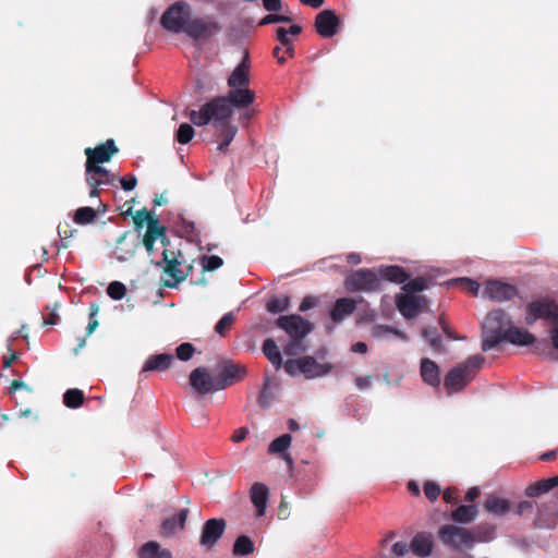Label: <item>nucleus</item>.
<instances>
[{
    "label": "nucleus",
    "mask_w": 558,
    "mask_h": 558,
    "mask_svg": "<svg viewBox=\"0 0 558 558\" xmlns=\"http://www.w3.org/2000/svg\"><path fill=\"white\" fill-rule=\"evenodd\" d=\"M160 25L173 34L184 33L197 44H205L218 35L222 26L214 17H193L192 5L185 1H177L161 15Z\"/></svg>",
    "instance_id": "obj_1"
},
{
    "label": "nucleus",
    "mask_w": 558,
    "mask_h": 558,
    "mask_svg": "<svg viewBox=\"0 0 558 558\" xmlns=\"http://www.w3.org/2000/svg\"><path fill=\"white\" fill-rule=\"evenodd\" d=\"M255 100V93L248 87L230 88L226 96L215 97L204 104L199 110H191L190 121L197 126L208 124L213 118H231L233 108L246 109Z\"/></svg>",
    "instance_id": "obj_2"
},
{
    "label": "nucleus",
    "mask_w": 558,
    "mask_h": 558,
    "mask_svg": "<svg viewBox=\"0 0 558 558\" xmlns=\"http://www.w3.org/2000/svg\"><path fill=\"white\" fill-rule=\"evenodd\" d=\"M276 325L290 337V341L284 347V353L291 356L305 350L303 340L315 328L312 322L298 314L280 316L276 320Z\"/></svg>",
    "instance_id": "obj_3"
},
{
    "label": "nucleus",
    "mask_w": 558,
    "mask_h": 558,
    "mask_svg": "<svg viewBox=\"0 0 558 558\" xmlns=\"http://www.w3.org/2000/svg\"><path fill=\"white\" fill-rule=\"evenodd\" d=\"M485 362L481 354L468 357L463 363L452 367L445 376L444 387L448 395L461 391L477 374Z\"/></svg>",
    "instance_id": "obj_4"
},
{
    "label": "nucleus",
    "mask_w": 558,
    "mask_h": 558,
    "mask_svg": "<svg viewBox=\"0 0 558 558\" xmlns=\"http://www.w3.org/2000/svg\"><path fill=\"white\" fill-rule=\"evenodd\" d=\"M511 324L512 319L505 311L489 312L482 326V350L487 352L501 343L502 333Z\"/></svg>",
    "instance_id": "obj_5"
},
{
    "label": "nucleus",
    "mask_w": 558,
    "mask_h": 558,
    "mask_svg": "<svg viewBox=\"0 0 558 558\" xmlns=\"http://www.w3.org/2000/svg\"><path fill=\"white\" fill-rule=\"evenodd\" d=\"M162 265V271L167 276L162 279V286L166 288H177L191 274L193 267L184 260L183 254L165 248L162 252V262H157L156 266Z\"/></svg>",
    "instance_id": "obj_6"
},
{
    "label": "nucleus",
    "mask_w": 558,
    "mask_h": 558,
    "mask_svg": "<svg viewBox=\"0 0 558 558\" xmlns=\"http://www.w3.org/2000/svg\"><path fill=\"white\" fill-rule=\"evenodd\" d=\"M438 538L445 545L456 550L471 548L474 545L473 536L468 527L456 524H445L438 530Z\"/></svg>",
    "instance_id": "obj_7"
},
{
    "label": "nucleus",
    "mask_w": 558,
    "mask_h": 558,
    "mask_svg": "<svg viewBox=\"0 0 558 558\" xmlns=\"http://www.w3.org/2000/svg\"><path fill=\"white\" fill-rule=\"evenodd\" d=\"M344 287L348 291L377 292L383 289L381 280L373 269H359L351 274L344 280Z\"/></svg>",
    "instance_id": "obj_8"
},
{
    "label": "nucleus",
    "mask_w": 558,
    "mask_h": 558,
    "mask_svg": "<svg viewBox=\"0 0 558 558\" xmlns=\"http://www.w3.org/2000/svg\"><path fill=\"white\" fill-rule=\"evenodd\" d=\"M537 319L549 320L554 326L558 325V304L549 296L527 304L526 323L532 324Z\"/></svg>",
    "instance_id": "obj_9"
},
{
    "label": "nucleus",
    "mask_w": 558,
    "mask_h": 558,
    "mask_svg": "<svg viewBox=\"0 0 558 558\" xmlns=\"http://www.w3.org/2000/svg\"><path fill=\"white\" fill-rule=\"evenodd\" d=\"M118 150L119 149L112 138L107 140L105 143L94 148L87 147L84 151L86 155L85 169L100 167L101 163L109 162Z\"/></svg>",
    "instance_id": "obj_10"
},
{
    "label": "nucleus",
    "mask_w": 558,
    "mask_h": 558,
    "mask_svg": "<svg viewBox=\"0 0 558 558\" xmlns=\"http://www.w3.org/2000/svg\"><path fill=\"white\" fill-rule=\"evenodd\" d=\"M86 183L89 186V196L92 198L99 197L100 187L107 185H113L118 180L113 173L104 167H92V169H85Z\"/></svg>",
    "instance_id": "obj_11"
},
{
    "label": "nucleus",
    "mask_w": 558,
    "mask_h": 558,
    "mask_svg": "<svg viewBox=\"0 0 558 558\" xmlns=\"http://www.w3.org/2000/svg\"><path fill=\"white\" fill-rule=\"evenodd\" d=\"M190 385L199 396L219 391L216 376H213L208 368L204 366L196 367L190 374Z\"/></svg>",
    "instance_id": "obj_12"
},
{
    "label": "nucleus",
    "mask_w": 558,
    "mask_h": 558,
    "mask_svg": "<svg viewBox=\"0 0 558 558\" xmlns=\"http://www.w3.org/2000/svg\"><path fill=\"white\" fill-rule=\"evenodd\" d=\"M227 527L225 519L213 518L207 520L202 529L199 544L206 549H213L222 537Z\"/></svg>",
    "instance_id": "obj_13"
},
{
    "label": "nucleus",
    "mask_w": 558,
    "mask_h": 558,
    "mask_svg": "<svg viewBox=\"0 0 558 558\" xmlns=\"http://www.w3.org/2000/svg\"><path fill=\"white\" fill-rule=\"evenodd\" d=\"M396 305L401 315L408 319L415 317L427 305L425 296L414 294H398Z\"/></svg>",
    "instance_id": "obj_14"
},
{
    "label": "nucleus",
    "mask_w": 558,
    "mask_h": 558,
    "mask_svg": "<svg viewBox=\"0 0 558 558\" xmlns=\"http://www.w3.org/2000/svg\"><path fill=\"white\" fill-rule=\"evenodd\" d=\"M517 294L518 289L514 286L499 280L488 281L483 291L485 298L497 302L511 300Z\"/></svg>",
    "instance_id": "obj_15"
},
{
    "label": "nucleus",
    "mask_w": 558,
    "mask_h": 558,
    "mask_svg": "<svg viewBox=\"0 0 558 558\" xmlns=\"http://www.w3.org/2000/svg\"><path fill=\"white\" fill-rule=\"evenodd\" d=\"M340 21L332 10L320 11L315 19V29L323 38L337 34Z\"/></svg>",
    "instance_id": "obj_16"
},
{
    "label": "nucleus",
    "mask_w": 558,
    "mask_h": 558,
    "mask_svg": "<svg viewBox=\"0 0 558 558\" xmlns=\"http://www.w3.org/2000/svg\"><path fill=\"white\" fill-rule=\"evenodd\" d=\"M331 371L332 365L330 363H318L310 355L300 359L299 372L303 373L307 379L325 376Z\"/></svg>",
    "instance_id": "obj_17"
},
{
    "label": "nucleus",
    "mask_w": 558,
    "mask_h": 558,
    "mask_svg": "<svg viewBox=\"0 0 558 558\" xmlns=\"http://www.w3.org/2000/svg\"><path fill=\"white\" fill-rule=\"evenodd\" d=\"M245 374L244 368L227 361L222 364L219 374L216 376L218 389L223 390L235 381L240 380Z\"/></svg>",
    "instance_id": "obj_18"
},
{
    "label": "nucleus",
    "mask_w": 558,
    "mask_h": 558,
    "mask_svg": "<svg viewBox=\"0 0 558 558\" xmlns=\"http://www.w3.org/2000/svg\"><path fill=\"white\" fill-rule=\"evenodd\" d=\"M357 302L351 298H340L333 303L329 316L335 325L341 324L356 310Z\"/></svg>",
    "instance_id": "obj_19"
},
{
    "label": "nucleus",
    "mask_w": 558,
    "mask_h": 558,
    "mask_svg": "<svg viewBox=\"0 0 558 558\" xmlns=\"http://www.w3.org/2000/svg\"><path fill=\"white\" fill-rule=\"evenodd\" d=\"M231 118H213L214 123L213 126L216 129V131L219 132L218 138H221V142L218 145V149L226 153L228 149V146L233 141L238 128L230 122Z\"/></svg>",
    "instance_id": "obj_20"
},
{
    "label": "nucleus",
    "mask_w": 558,
    "mask_h": 558,
    "mask_svg": "<svg viewBox=\"0 0 558 558\" xmlns=\"http://www.w3.org/2000/svg\"><path fill=\"white\" fill-rule=\"evenodd\" d=\"M250 85V62L248 52H245L243 60L234 68L228 77L230 88L248 87Z\"/></svg>",
    "instance_id": "obj_21"
},
{
    "label": "nucleus",
    "mask_w": 558,
    "mask_h": 558,
    "mask_svg": "<svg viewBox=\"0 0 558 558\" xmlns=\"http://www.w3.org/2000/svg\"><path fill=\"white\" fill-rule=\"evenodd\" d=\"M189 509H181L175 515L165 519L160 524V535L170 537L185 529L186 519L189 515Z\"/></svg>",
    "instance_id": "obj_22"
},
{
    "label": "nucleus",
    "mask_w": 558,
    "mask_h": 558,
    "mask_svg": "<svg viewBox=\"0 0 558 558\" xmlns=\"http://www.w3.org/2000/svg\"><path fill=\"white\" fill-rule=\"evenodd\" d=\"M173 362L174 356L170 353L149 355L142 367V373L166 372L172 366Z\"/></svg>",
    "instance_id": "obj_23"
},
{
    "label": "nucleus",
    "mask_w": 558,
    "mask_h": 558,
    "mask_svg": "<svg viewBox=\"0 0 558 558\" xmlns=\"http://www.w3.org/2000/svg\"><path fill=\"white\" fill-rule=\"evenodd\" d=\"M502 341H508L515 345H530L538 342L534 335L513 326V323L507 328L506 332L502 333L501 342Z\"/></svg>",
    "instance_id": "obj_24"
},
{
    "label": "nucleus",
    "mask_w": 558,
    "mask_h": 558,
    "mask_svg": "<svg viewBox=\"0 0 558 558\" xmlns=\"http://www.w3.org/2000/svg\"><path fill=\"white\" fill-rule=\"evenodd\" d=\"M160 240L162 245L166 246L169 243L167 238V228L165 226H157L155 221L149 223V228L146 230L143 238V245L148 254L154 251V243L156 240Z\"/></svg>",
    "instance_id": "obj_25"
},
{
    "label": "nucleus",
    "mask_w": 558,
    "mask_h": 558,
    "mask_svg": "<svg viewBox=\"0 0 558 558\" xmlns=\"http://www.w3.org/2000/svg\"><path fill=\"white\" fill-rule=\"evenodd\" d=\"M411 550L418 557H427L434 548L433 535L426 532L417 533L411 541Z\"/></svg>",
    "instance_id": "obj_26"
},
{
    "label": "nucleus",
    "mask_w": 558,
    "mask_h": 558,
    "mask_svg": "<svg viewBox=\"0 0 558 558\" xmlns=\"http://www.w3.org/2000/svg\"><path fill=\"white\" fill-rule=\"evenodd\" d=\"M269 492L265 484L254 483L251 487V500L257 510V515L265 514Z\"/></svg>",
    "instance_id": "obj_27"
},
{
    "label": "nucleus",
    "mask_w": 558,
    "mask_h": 558,
    "mask_svg": "<svg viewBox=\"0 0 558 558\" xmlns=\"http://www.w3.org/2000/svg\"><path fill=\"white\" fill-rule=\"evenodd\" d=\"M421 376L424 383L432 387H437L440 384V371L438 365L425 357L421 361Z\"/></svg>",
    "instance_id": "obj_28"
},
{
    "label": "nucleus",
    "mask_w": 558,
    "mask_h": 558,
    "mask_svg": "<svg viewBox=\"0 0 558 558\" xmlns=\"http://www.w3.org/2000/svg\"><path fill=\"white\" fill-rule=\"evenodd\" d=\"M380 280H387L393 283H404L409 279V274L398 265L381 266L378 269Z\"/></svg>",
    "instance_id": "obj_29"
},
{
    "label": "nucleus",
    "mask_w": 558,
    "mask_h": 558,
    "mask_svg": "<svg viewBox=\"0 0 558 558\" xmlns=\"http://www.w3.org/2000/svg\"><path fill=\"white\" fill-rule=\"evenodd\" d=\"M99 206L98 209H94L93 207L84 206L76 209L73 220L75 223L85 226L89 225L95 221L97 218V215L99 213H105L107 209V206L102 204L101 201H98Z\"/></svg>",
    "instance_id": "obj_30"
},
{
    "label": "nucleus",
    "mask_w": 558,
    "mask_h": 558,
    "mask_svg": "<svg viewBox=\"0 0 558 558\" xmlns=\"http://www.w3.org/2000/svg\"><path fill=\"white\" fill-rule=\"evenodd\" d=\"M477 514L478 510L475 505H460L451 511L450 518L456 523L469 524L476 519Z\"/></svg>",
    "instance_id": "obj_31"
},
{
    "label": "nucleus",
    "mask_w": 558,
    "mask_h": 558,
    "mask_svg": "<svg viewBox=\"0 0 558 558\" xmlns=\"http://www.w3.org/2000/svg\"><path fill=\"white\" fill-rule=\"evenodd\" d=\"M138 558H172V553L161 548L155 541H149L141 546L137 553Z\"/></svg>",
    "instance_id": "obj_32"
},
{
    "label": "nucleus",
    "mask_w": 558,
    "mask_h": 558,
    "mask_svg": "<svg viewBox=\"0 0 558 558\" xmlns=\"http://www.w3.org/2000/svg\"><path fill=\"white\" fill-rule=\"evenodd\" d=\"M550 340L553 348L558 351V325L553 326L549 330ZM534 351L538 354H543L547 360H557L558 354L555 356L553 351L550 350L548 342L546 340L538 341L534 347Z\"/></svg>",
    "instance_id": "obj_33"
},
{
    "label": "nucleus",
    "mask_w": 558,
    "mask_h": 558,
    "mask_svg": "<svg viewBox=\"0 0 558 558\" xmlns=\"http://www.w3.org/2000/svg\"><path fill=\"white\" fill-rule=\"evenodd\" d=\"M475 543H488L496 536V526L490 523H480L470 529Z\"/></svg>",
    "instance_id": "obj_34"
},
{
    "label": "nucleus",
    "mask_w": 558,
    "mask_h": 558,
    "mask_svg": "<svg viewBox=\"0 0 558 558\" xmlns=\"http://www.w3.org/2000/svg\"><path fill=\"white\" fill-rule=\"evenodd\" d=\"M510 508L511 505L509 500L496 496H489L484 502V509L498 517L507 514L510 511Z\"/></svg>",
    "instance_id": "obj_35"
},
{
    "label": "nucleus",
    "mask_w": 558,
    "mask_h": 558,
    "mask_svg": "<svg viewBox=\"0 0 558 558\" xmlns=\"http://www.w3.org/2000/svg\"><path fill=\"white\" fill-rule=\"evenodd\" d=\"M262 349L268 361L275 366L276 369H279L282 365V357L275 340L271 338L266 339Z\"/></svg>",
    "instance_id": "obj_36"
},
{
    "label": "nucleus",
    "mask_w": 558,
    "mask_h": 558,
    "mask_svg": "<svg viewBox=\"0 0 558 558\" xmlns=\"http://www.w3.org/2000/svg\"><path fill=\"white\" fill-rule=\"evenodd\" d=\"M153 221L156 222L157 226H161L157 216L153 215L146 208L140 209L133 216L134 229L140 232L145 225H147V229L149 228V223Z\"/></svg>",
    "instance_id": "obj_37"
},
{
    "label": "nucleus",
    "mask_w": 558,
    "mask_h": 558,
    "mask_svg": "<svg viewBox=\"0 0 558 558\" xmlns=\"http://www.w3.org/2000/svg\"><path fill=\"white\" fill-rule=\"evenodd\" d=\"M422 337L429 343L430 348L437 353H444L446 348L442 340L435 327L424 328Z\"/></svg>",
    "instance_id": "obj_38"
},
{
    "label": "nucleus",
    "mask_w": 558,
    "mask_h": 558,
    "mask_svg": "<svg viewBox=\"0 0 558 558\" xmlns=\"http://www.w3.org/2000/svg\"><path fill=\"white\" fill-rule=\"evenodd\" d=\"M84 392L80 389H68L63 395V403L70 409H77L84 403Z\"/></svg>",
    "instance_id": "obj_39"
},
{
    "label": "nucleus",
    "mask_w": 558,
    "mask_h": 558,
    "mask_svg": "<svg viewBox=\"0 0 558 558\" xmlns=\"http://www.w3.org/2000/svg\"><path fill=\"white\" fill-rule=\"evenodd\" d=\"M254 551V543L253 541L246 536H239L233 544V555L235 556H246Z\"/></svg>",
    "instance_id": "obj_40"
},
{
    "label": "nucleus",
    "mask_w": 558,
    "mask_h": 558,
    "mask_svg": "<svg viewBox=\"0 0 558 558\" xmlns=\"http://www.w3.org/2000/svg\"><path fill=\"white\" fill-rule=\"evenodd\" d=\"M389 335H393L400 339H403L405 340L407 337L405 335L398 330V329H395L393 327L391 326H387V325H375L373 328H372V336L376 339H383V338H386L388 337Z\"/></svg>",
    "instance_id": "obj_41"
},
{
    "label": "nucleus",
    "mask_w": 558,
    "mask_h": 558,
    "mask_svg": "<svg viewBox=\"0 0 558 558\" xmlns=\"http://www.w3.org/2000/svg\"><path fill=\"white\" fill-rule=\"evenodd\" d=\"M290 306V298L289 296H275L271 298L267 304L266 308L269 313L278 314L286 312Z\"/></svg>",
    "instance_id": "obj_42"
},
{
    "label": "nucleus",
    "mask_w": 558,
    "mask_h": 558,
    "mask_svg": "<svg viewBox=\"0 0 558 558\" xmlns=\"http://www.w3.org/2000/svg\"><path fill=\"white\" fill-rule=\"evenodd\" d=\"M427 288H428V279L421 276V277H416L408 282L405 281L402 287V290L407 294H413L416 292H422Z\"/></svg>",
    "instance_id": "obj_43"
},
{
    "label": "nucleus",
    "mask_w": 558,
    "mask_h": 558,
    "mask_svg": "<svg viewBox=\"0 0 558 558\" xmlns=\"http://www.w3.org/2000/svg\"><path fill=\"white\" fill-rule=\"evenodd\" d=\"M291 441V436L283 434L270 442L268 451L269 453H283L290 447Z\"/></svg>",
    "instance_id": "obj_44"
},
{
    "label": "nucleus",
    "mask_w": 558,
    "mask_h": 558,
    "mask_svg": "<svg viewBox=\"0 0 558 558\" xmlns=\"http://www.w3.org/2000/svg\"><path fill=\"white\" fill-rule=\"evenodd\" d=\"M550 489H551V486L549 483H547V478H546V480H542V481H538V482L530 485L526 488L525 494L529 497H537L542 494L549 492Z\"/></svg>",
    "instance_id": "obj_45"
},
{
    "label": "nucleus",
    "mask_w": 558,
    "mask_h": 558,
    "mask_svg": "<svg viewBox=\"0 0 558 558\" xmlns=\"http://www.w3.org/2000/svg\"><path fill=\"white\" fill-rule=\"evenodd\" d=\"M194 129L189 123H182L175 134V138L180 144H187L194 136Z\"/></svg>",
    "instance_id": "obj_46"
},
{
    "label": "nucleus",
    "mask_w": 558,
    "mask_h": 558,
    "mask_svg": "<svg viewBox=\"0 0 558 558\" xmlns=\"http://www.w3.org/2000/svg\"><path fill=\"white\" fill-rule=\"evenodd\" d=\"M235 318L233 313L225 314L217 323L215 330L220 336H226L234 323Z\"/></svg>",
    "instance_id": "obj_47"
},
{
    "label": "nucleus",
    "mask_w": 558,
    "mask_h": 558,
    "mask_svg": "<svg viewBox=\"0 0 558 558\" xmlns=\"http://www.w3.org/2000/svg\"><path fill=\"white\" fill-rule=\"evenodd\" d=\"M107 293L112 300H122L126 294V288L120 281H112L107 288Z\"/></svg>",
    "instance_id": "obj_48"
},
{
    "label": "nucleus",
    "mask_w": 558,
    "mask_h": 558,
    "mask_svg": "<svg viewBox=\"0 0 558 558\" xmlns=\"http://www.w3.org/2000/svg\"><path fill=\"white\" fill-rule=\"evenodd\" d=\"M223 260L221 257L217 255L203 256L202 257V266L204 271H214L221 267Z\"/></svg>",
    "instance_id": "obj_49"
},
{
    "label": "nucleus",
    "mask_w": 558,
    "mask_h": 558,
    "mask_svg": "<svg viewBox=\"0 0 558 558\" xmlns=\"http://www.w3.org/2000/svg\"><path fill=\"white\" fill-rule=\"evenodd\" d=\"M423 492H424L425 497L429 501L437 500L441 493L439 485L433 481H427L424 483Z\"/></svg>",
    "instance_id": "obj_50"
},
{
    "label": "nucleus",
    "mask_w": 558,
    "mask_h": 558,
    "mask_svg": "<svg viewBox=\"0 0 558 558\" xmlns=\"http://www.w3.org/2000/svg\"><path fill=\"white\" fill-rule=\"evenodd\" d=\"M195 352V348L192 343L190 342H183L181 343L177 350H175V353H177V357L181 361H189L192 359L193 354Z\"/></svg>",
    "instance_id": "obj_51"
},
{
    "label": "nucleus",
    "mask_w": 558,
    "mask_h": 558,
    "mask_svg": "<svg viewBox=\"0 0 558 558\" xmlns=\"http://www.w3.org/2000/svg\"><path fill=\"white\" fill-rule=\"evenodd\" d=\"M99 313V305L96 302L89 304V323L87 326V335L94 332V330L98 327V320L96 318Z\"/></svg>",
    "instance_id": "obj_52"
},
{
    "label": "nucleus",
    "mask_w": 558,
    "mask_h": 558,
    "mask_svg": "<svg viewBox=\"0 0 558 558\" xmlns=\"http://www.w3.org/2000/svg\"><path fill=\"white\" fill-rule=\"evenodd\" d=\"M99 313V305L96 302L89 304V323L87 326V335L94 332V330L98 327V320L96 318Z\"/></svg>",
    "instance_id": "obj_53"
},
{
    "label": "nucleus",
    "mask_w": 558,
    "mask_h": 558,
    "mask_svg": "<svg viewBox=\"0 0 558 558\" xmlns=\"http://www.w3.org/2000/svg\"><path fill=\"white\" fill-rule=\"evenodd\" d=\"M289 22H291V17H289L287 15L267 14L260 20L259 26H264V25H268V24H272V23H289Z\"/></svg>",
    "instance_id": "obj_54"
},
{
    "label": "nucleus",
    "mask_w": 558,
    "mask_h": 558,
    "mask_svg": "<svg viewBox=\"0 0 558 558\" xmlns=\"http://www.w3.org/2000/svg\"><path fill=\"white\" fill-rule=\"evenodd\" d=\"M276 39L280 43L282 48L293 45L292 39L289 37L288 31L283 27L276 29Z\"/></svg>",
    "instance_id": "obj_55"
},
{
    "label": "nucleus",
    "mask_w": 558,
    "mask_h": 558,
    "mask_svg": "<svg viewBox=\"0 0 558 558\" xmlns=\"http://www.w3.org/2000/svg\"><path fill=\"white\" fill-rule=\"evenodd\" d=\"M318 304V299L316 296H313V295H306L300 306H299V311L300 312H306L311 308H314L316 305Z\"/></svg>",
    "instance_id": "obj_56"
},
{
    "label": "nucleus",
    "mask_w": 558,
    "mask_h": 558,
    "mask_svg": "<svg viewBox=\"0 0 558 558\" xmlns=\"http://www.w3.org/2000/svg\"><path fill=\"white\" fill-rule=\"evenodd\" d=\"M458 493L459 490L456 487H448L444 490L442 499L447 504H457L458 502Z\"/></svg>",
    "instance_id": "obj_57"
},
{
    "label": "nucleus",
    "mask_w": 558,
    "mask_h": 558,
    "mask_svg": "<svg viewBox=\"0 0 558 558\" xmlns=\"http://www.w3.org/2000/svg\"><path fill=\"white\" fill-rule=\"evenodd\" d=\"M121 183V186L124 191H132L135 189L137 184V179L135 175H129L128 178H118Z\"/></svg>",
    "instance_id": "obj_58"
},
{
    "label": "nucleus",
    "mask_w": 558,
    "mask_h": 558,
    "mask_svg": "<svg viewBox=\"0 0 558 558\" xmlns=\"http://www.w3.org/2000/svg\"><path fill=\"white\" fill-rule=\"evenodd\" d=\"M57 308L58 304H54L52 311L43 318V326H53L59 322Z\"/></svg>",
    "instance_id": "obj_59"
},
{
    "label": "nucleus",
    "mask_w": 558,
    "mask_h": 558,
    "mask_svg": "<svg viewBox=\"0 0 558 558\" xmlns=\"http://www.w3.org/2000/svg\"><path fill=\"white\" fill-rule=\"evenodd\" d=\"M269 402H270V398H269V395H268V384L265 383L264 388L260 391L259 397H258V404L262 408H266V407L269 405Z\"/></svg>",
    "instance_id": "obj_60"
},
{
    "label": "nucleus",
    "mask_w": 558,
    "mask_h": 558,
    "mask_svg": "<svg viewBox=\"0 0 558 558\" xmlns=\"http://www.w3.org/2000/svg\"><path fill=\"white\" fill-rule=\"evenodd\" d=\"M392 551L396 556L402 557L409 551V546L404 542H397L392 546Z\"/></svg>",
    "instance_id": "obj_61"
},
{
    "label": "nucleus",
    "mask_w": 558,
    "mask_h": 558,
    "mask_svg": "<svg viewBox=\"0 0 558 558\" xmlns=\"http://www.w3.org/2000/svg\"><path fill=\"white\" fill-rule=\"evenodd\" d=\"M265 10L269 12H277L281 10V0H263Z\"/></svg>",
    "instance_id": "obj_62"
},
{
    "label": "nucleus",
    "mask_w": 558,
    "mask_h": 558,
    "mask_svg": "<svg viewBox=\"0 0 558 558\" xmlns=\"http://www.w3.org/2000/svg\"><path fill=\"white\" fill-rule=\"evenodd\" d=\"M299 363H300V359L299 360H288L283 367H284V371L289 374V375H295L296 372L299 371Z\"/></svg>",
    "instance_id": "obj_63"
},
{
    "label": "nucleus",
    "mask_w": 558,
    "mask_h": 558,
    "mask_svg": "<svg viewBox=\"0 0 558 558\" xmlns=\"http://www.w3.org/2000/svg\"><path fill=\"white\" fill-rule=\"evenodd\" d=\"M248 434V430L246 427H240L238 429L234 430L231 439L234 441V442H240L242 440L245 439L246 435Z\"/></svg>",
    "instance_id": "obj_64"
}]
</instances>
